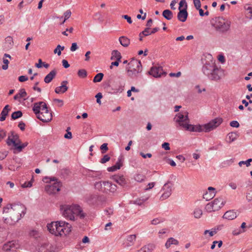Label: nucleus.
<instances>
[{"mask_svg": "<svg viewBox=\"0 0 252 252\" xmlns=\"http://www.w3.org/2000/svg\"><path fill=\"white\" fill-rule=\"evenodd\" d=\"M26 208L21 204H8L3 208L4 221L9 224H14L26 214Z\"/></svg>", "mask_w": 252, "mask_h": 252, "instance_id": "nucleus-1", "label": "nucleus"}, {"mask_svg": "<svg viewBox=\"0 0 252 252\" xmlns=\"http://www.w3.org/2000/svg\"><path fill=\"white\" fill-rule=\"evenodd\" d=\"M60 210L63 216L72 221L76 220L75 217L83 219L86 216L82 208L77 204L62 205L60 206Z\"/></svg>", "mask_w": 252, "mask_h": 252, "instance_id": "nucleus-2", "label": "nucleus"}, {"mask_svg": "<svg viewBox=\"0 0 252 252\" xmlns=\"http://www.w3.org/2000/svg\"><path fill=\"white\" fill-rule=\"evenodd\" d=\"M126 71L128 77L136 79L140 76L142 71V66L140 61L132 59L126 67Z\"/></svg>", "mask_w": 252, "mask_h": 252, "instance_id": "nucleus-3", "label": "nucleus"}, {"mask_svg": "<svg viewBox=\"0 0 252 252\" xmlns=\"http://www.w3.org/2000/svg\"><path fill=\"white\" fill-rule=\"evenodd\" d=\"M177 128L186 129L189 124L188 113L187 111L181 112L177 114L174 118Z\"/></svg>", "mask_w": 252, "mask_h": 252, "instance_id": "nucleus-4", "label": "nucleus"}, {"mask_svg": "<svg viewBox=\"0 0 252 252\" xmlns=\"http://www.w3.org/2000/svg\"><path fill=\"white\" fill-rule=\"evenodd\" d=\"M213 26L216 31L219 33H225L230 30V22L222 17H219L216 18Z\"/></svg>", "mask_w": 252, "mask_h": 252, "instance_id": "nucleus-5", "label": "nucleus"}, {"mask_svg": "<svg viewBox=\"0 0 252 252\" xmlns=\"http://www.w3.org/2000/svg\"><path fill=\"white\" fill-rule=\"evenodd\" d=\"M62 224H65V221L60 220L56 222H52L47 225V228L49 231L55 236L63 235V229Z\"/></svg>", "mask_w": 252, "mask_h": 252, "instance_id": "nucleus-6", "label": "nucleus"}, {"mask_svg": "<svg viewBox=\"0 0 252 252\" xmlns=\"http://www.w3.org/2000/svg\"><path fill=\"white\" fill-rule=\"evenodd\" d=\"M6 144L8 146L12 145L14 147L15 149L18 152H20L28 146L29 143L27 142L21 143L19 135H15L14 138L12 139H10V136H8L6 140Z\"/></svg>", "mask_w": 252, "mask_h": 252, "instance_id": "nucleus-7", "label": "nucleus"}, {"mask_svg": "<svg viewBox=\"0 0 252 252\" xmlns=\"http://www.w3.org/2000/svg\"><path fill=\"white\" fill-rule=\"evenodd\" d=\"M225 203L221 197L215 198L212 202L208 203L205 210L208 212H212L220 210Z\"/></svg>", "mask_w": 252, "mask_h": 252, "instance_id": "nucleus-8", "label": "nucleus"}, {"mask_svg": "<svg viewBox=\"0 0 252 252\" xmlns=\"http://www.w3.org/2000/svg\"><path fill=\"white\" fill-rule=\"evenodd\" d=\"M211 70V72L207 76L211 80L218 81L220 79L223 74V70L218 67L216 63Z\"/></svg>", "mask_w": 252, "mask_h": 252, "instance_id": "nucleus-9", "label": "nucleus"}, {"mask_svg": "<svg viewBox=\"0 0 252 252\" xmlns=\"http://www.w3.org/2000/svg\"><path fill=\"white\" fill-rule=\"evenodd\" d=\"M173 186V183L170 181H168L164 184L161 190L163 193L159 198L160 200L162 201L169 197L172 192Z\"/></svg>", "mask_w": 252, "mask_h": 252, "instance_id": "nucleus-10", "label": "nucleus"}, {"mask_svg": "<svg viewBox=\"0 0 252 252\" xmlns=\"http://www.w3.org/2000/svg\"><path fill=\"white\" fill-rule=\"evenodd\" d=\"M222 122V119L217 118L203 126L206 132H209L219 126Z\"/></svg>", "mask_w": 252, "mask_h": 252, "instance_id": "nucleus-11", "label": "nucleus"}, {"mask_svg": "<svg viewBox=\"0 0 252 252\" xmlns=\"http://www.w3.org/2000/svg\"><path fill=\"white\" fill-rule=\"evenodd\" d=\"M62 186V182L54 183L52 185H46L45 190L49 195L54 194L60 191Z\"/></svg>", "mask_w": 252, "mask_h": 252, "instance_id": "nucleus-12", "label": "nucleus"}, {"mask_svg": "<svg viewBox=\"0 0 252 252\" xmlns=\"http://www.w3.org/2000/svg\"><path fill=\"white\" fill-rule=\"evenodd\" d=\"M19 247V245L15 241H12L5 244L3 246L2 250L7 252H14Z\"/></svg>", "mask_w": 252, "mask_h": 252, "instance_id": "nucleus-13", "label": "nucleus"}, {"mask_svg": "<svg viewBox=\"0 0 252 252\" xmlns=\"http://www.w3.org/2000/svg\"><path fill=\"white\" fill-rule=\"evenodd\" d=\"M104 193H115L117 189V186L108 181H104Z\"/></svg>", "mask_w": 252, "mask_h": 252, "instance_id": "nucleus-14", "label": "nucleus"}, {"mask_svg": "<svg viewBox=\"0 0 252 252\" xmlns=\"http://www.w3.org/2000/svg\"><path fill=\"white\" fill-rule=\"evenodd\" d=\"M37 118L42 122L47 123L52 120V114L49 110L47 111H41Z\"/></svg>", "mask_w": 252, "mask_h": 252, "instance_id": "nucleus-15", "label": "nucleus"}, {"mask_svg": "<svg viewBox=\"0 0 252 252\" xmlns=\"http://www.w3.org/2000/svg\"><path fill=\"white\" fill-rule=\"evenodd\" d=\"M215 64V62L213 60L207 62L202 66V71L203 73L206 76L211 72V70L213 68V66Z\"/></svg>", "mask_w": 252, "mask_h": 252, "instance_id": "nucleus-16", "label": "nucleus"}, {"mask_svg": "<svg viewBox=\"0 0 252 252\" xmlns=\"http://www.w3.org/2000/svg\"><path fill=\"white\" fill-rule=\"evenodd\" d=\"M149 74L154 77H159L161 74L164 73L162 66H155L151 67L150 70L148 72Z\"/></svg>", "mask_w": 252, "mask_h": 252, "instance_id": "nucleus-17", "label": "nucleus"}, {"mask_svg": "<svg viewBox=\"0 0 252 252\" xmlns=\"http://www.w3.org/2000/svg\"><path fill=\"white\" fill-rule=\"evenodd\" d=\"M136 238V235L135 234L127 236L125 240V242L124 243V247L128 248L134 245Z\"/></svg>", "mask_w": 252, "mask_h": 252, "instance_id": "nucleus-18", "label": "nucleus"}, {"mask_svg": "<svg viewBox=\"0 0 252 252\" xmlns=\"http://www.w3.org/2000/svg\"><path fill=\"white\" fill-rule=\"evenodd\" d=\"M68 83L67 81H63L61 83V86L59 87H57L55 88V92L56 93L59 94H63L66 92L68 90V87L66 86V84Z\"/></svg>", "mask_w": 252, "mask_h": 252, "instance_id": "nucleus-19", "label": "nucleus"}, {"mask_svg": "<svg viewBox=\"0 0 252 252\" xmlns=\"http://www.w3.org/2000/svg\"><path fill=\"white\" fill-rule=\"evenodd\" d=\"M188 16L187 9L184 8L182 10H179V12L177 14V18L179 21L184 22L187 20Z\"/></svg>", "mask_w": 252, "mask_h": 252, "instance_id": "nucleus-20", "label": "nucleus"}, {"mask_svg": "<svg viewBox=\"0 0 252 252\" xmlns=\"http://www.w3.org/2000/svg\"><path fill=\"white\" fill-rule=\"evenodd\" d=\"M186 130L191 131V132H201L203 131V126L198 125H192L189 124Z\"/></svg>", "mask_w": 252, "mask_h": 252, "instance_id": "nucleus-21", "label": "nucleus"}, {"mask_svg": "<svg viewBox=\"0 0 252 252\" xmlns=\"http://www.w3.org/2000/svg\"><path fill=\"white\" fill-rule=\"evenodd\" d=\"M87 175L89 177L93 178L95 179H100L102 178V172L100 171H93L88 170L87 171Z\"/></svg>", "mask_w": 252, "mask_h": 252, "instance_id": "nucleus-22", "label": "nucleus"}, {"mask_svg": "<svg viewBox=\"0 0 252 252\" xmlns=\"http://www.w3.org/2000/svg\"><path fill=\"white\" fill-rule=\"evenodd\" d=\"M57 71L56 69L51 70L44 78V81L46 83H50L52 80L55 77Z\"/></svg>", "mask_w": 252, "mask_h": 252, "instance_id": "nucleus-23", "label": "nucleus"}, {"mask_svg": "<svg viewBox=\"0 0 252 252\" xmlns=\"http://www.w3.org/2000/svg\"><path fill=\"white\" fill-rule=\"evenodd\" d=\"M113 180L122 187H124L126 185V181L123 175H115L113 177Z\"/></svg>", "mask_w": 252, "mask_h": 252, "instance_id": "nucleus-24", "label": "nucleus"}, {"mask_svg": "<svg viewBox=\"0 0 252 252\" xmlns=\"http://www.w3.org/2000/svg\"><path fill=\"white\" fill-rule=\"evenodd\" d=\"M237 217V213L234 210H229L226 212L223 216L224 219L232 220Z\"/></svg>", "mask_w": 252, "mask_h": 252, "instance_id": "nucleus-25", "label": "nucleus"}, {"mask_svg": "<svg viewBox=\"0 0 252 252\" xmlns=\"http://www.w3.org/2000/svg\"><path fill=\"white\" fill-rule=\"evenodd\" d=\"M9 106L8 105H6L3 108L0 116V121H3L5 120L6 116L8 115L9 111H10V109L9 108Z\"/></svg>", "mask_w": 252, "mask_h": 252, "instance_id": "nucleus-26", "label": "nucleus"}, {"mask_svg": "<svg viewBox=\"0 0 252 252\" xmlns=\"http://www.w3.org/2000/svg\"><path fill=\"white\" fill-rule=\"evenodd\" d=\"M119 41L120 44L124 47H128L130 43V39L125 36L120 37Z\"/></svg>", "mask_w": 252, "mask_h": 252, "instance_id": "nucleus-27", "label": "nucleus"}, {"mask_svg": "<svg viewBox=\"0 0 252 252\" xmlns=\"http://www.w3.org/2000/svg\"><path fill=\"white\" fill-rule=\"evenodd\" d=\"M238 135L237 132H231L227 134L226 136V141L230 143L234 141L238 137Z\"/></svg>", "mask_w": 252, "mask_h": 252, "instance_id": "nucleus-28", "label": "nucleus"}, {"mask_svg": "<svg viewBox=\"0 0 252 252\" xmlns=\"http://www.w3.org/2000/svg\"><path fill=\"white\" fill-rule=\"evenodd\" d=\"M154 246L153 245H148L142 247L140 250L136 252H152Z\"/></svg>", "mask_w": 252, "mask_h": 252, "instance_id": "nucleus-29", "label": "nucleus"}, {"mask_svg": "<svg viewBox=\"0 0 252 252\" xmlns=\"http://www.w3.org/2000/svg\"><path fill=\"white\" fill-rule=\"evenodd\" d=\"M42 102H39L35 103L33 105V107L32 108V110L35 113V114L36 115V117H37L39 114L41 113L40 112V108H41V104H42Z\"/></svg>", "mask_w": 252, "mask_h": 252, "instance_id": "nucleus-30", "label": "nucleus"}, {"mask_svg": "<svg viewBox=\"0 0 252 252\" xmlns=\"http://www.w3.org/2000/svg\"><path fill=\"white\" fill-rule=\"evenodd\" d=\"M178 244L179 242L177 240L171 237L167 240L165 243V246L167 249H168L170 247L171 245H178Z\"/></svg>", "mask_w": 252, "mask_h": 252, "instance_id": "nucleus-31", "label": "nucleus"}, {"mask_svg": "<svg viewBox=\"0 0 252 252\" xmlns=\"http://www.w3.org/2000/svg\"><path fill=\"white\" fill-rule=\"evenodd\" d=\"M62 225H63L62 228L63 231V235H66L68 234L71 232V225L69 223L65 222V224H64V225L62 224Z\"/></svg>", "mask_w": 252, "mask_h": 252, "instance_id": "nucleus-32", "label": "nucleus"}, {"mask_svg": "<svg viewBox=\"0 0 252 252\" xmlns=\"http://www.w3.org/2000/svg\"><path fill=\"white\" fill-rule=\"evenodd\" d=\"M94 186L96 189L104 193V181L96 182Z\"/></svg>", "mask_w": 252, "mask_h": 252, "instance_id": "nucleus-33", "label": "nucleus"}, {"mask_svg": "<svg viewBox=\"0 0 252 252\" xmlns=\"http://www.w3.org/2000/svg\"><path fill=\"white\" fill-rule=\"evenodd\" d=\"M162 16L166 19L170 20L173 18V15L172 12L171 10L169 9H166L163 11Z\"/></svg>", "mask_w": 252, "mask_h": 252, "instance_id": "nucleus-34", "label": "nucleus"}, {"mask_svg": "<svg viewBox=\"0 0 252 252\" xmlns=\"http://www.w3.org/2000/svg\"><path fill=\"white\" fill-rule=\"evenodd\" d=\"M216 192H210L207 191L203 194V198L206 200H210L212 199L216 195Z\"/></svg>", "mask_w": 252, "mask_h": 252, "instance_id": "nucleus-35", "label": "nucleus"}, {"mask_svg": "<svg viewBox=\"0 0 252 252\" xmlns=\"http://www.w3.org/2000/svg\"><path fill=\"white\" fill-rule=\"evenodd\" d=\"M23 113L21 111H17L13 112L11 115V119L12 120H16L21 117Z\"/></svg>", "mask_w": 252, "mask_h": 252, "instance_id": "nucleus-36", "label": "nucleus"}, {"mask_svg": "<svg viewBox=\"0 0 252 252\" xmlns=\"http://www.w3.org/2000/svg\"><path fill=\"white\" fill-rule=\"evenodd\" d=\"M194 217L196 219L200 218L202 215V211L200 208L195 209L193 212Z\"/></svg>", "mask_w": 252, "mask_h": 252, "instance_id": "nucleus-37", "label": "nucleus"}, {"mask_svg": "<svg viewBox=\"0 0 252 252\" xmlns=\"http://www.w3.org/2000/svg\"><path fill=\"white\" fill-rule=\"evenodd\" d=\"M103 74L102 73H97L94 77L93 82L94 83L100 82L103 79Z\"/></svg>", "mask_w": 252, "mask_h": 252, "instance_id": "nucleus-38", "label": "nucleus"}, {"mask_svg": "<svg viewBox=\"0 0 252 252\" xmlns=\"http://www.w3.org/2000/svg\"><path fill=\"white\" fill-rule=\"evenodd\" d=\"M77 74L79 77L84 78L87 76V72L85 69H82L78 71Z\"/></svg>", "mask_w": 252, "mask_h": 252, "instance_id": "nucleus-39", "label": "nucleus"}, {"mask_svg": "<svg viewBox=\"0 0 252 252\" xmlns=\"http://www.w3.org/2000/svg\"><path fill=\"white\" fill-rule=\"evenodd\" d=\"M64 46H62L60 45H57V47L54 49V53L57 54L58 56H60L62 54L61 51L63 50Z\"/></svg>", "mask_w": 252, "mask_h": 252, "instance_id": "nucleus-40", "label": "nucleus"}, {"mask_svg": "<svg viewBox=\"0 0 252 252\" xmlns=\"http://www.w3.org/2000/svg\"><path fill=\"white\" fill-rule=\"evenodd\" d=\"M121 56H122L120 52H119L118 50H113L112 52L111 60H113Z\"/></svg>", "mask_w": 252, "mask_h": 252, "instance_id": "nucleus-41", "label": "nucleus"}, {"mask_svg": "<svg viewBox=\"0 0 252 252\" xmlns=\"http://www.w3.org/2000/svg\"><path fill=\"white\" fill-rule=\"evenodd\" d=\"M45 182L46 183H50L51 181L54 182V183L61 182L56 177H45L44 178Z\"/></svg>", "mask_w": 252, "mask_h": 252, "instance_id": "nucleus-42", "label": "nucleus"}, {"mask_svg": "<svg viewBox=\"0 0 252 252\" xmlns=\"http://www.w3.org/2000/svg\"><path fill=\"white\" fill-rule=\"evenodd\" d=\"M145 179V175L143 174H138L135 177V180L138 182H142Z\"/></svg>", "mask_w": 252, "mask_h": 252, "instance_id": "nucleus-43", "label": "nucleus"}, {"mask_svg": "<svg viewBox=\"0 0 252 252\" xmlns=\"http://www.w3.org/2000/svg\"><path fill=\"white\" fill-rule=\"evenodd\" d=\"M147 199L148 198H137L133 201V204L140 206L142 205Z\"/></svg>", "mask_w": 252, "mask_h": 252, "instance_id": "nucleus-44", "label": "nucleus"}, {"mask_svg": "<svg viewBox=\"0 0 252 252\" xmlns=\"http://www.w3.org/2000/svg\"><path fill=\"white\" fill-rule=\"evenodd\" d=\"M114 165L116 166L117 170L120 169L123 165L122 157H120L118 158L117 161Z\"/></svg>", "mask_w": 252, "mask_h": 252, "instance_id": "nucleus-45", "label": "nucleus"}, {"mask_svg": "<svg viewBox=\"0 0 252 252\" xmlns=\"http://www.w3.org/2000/svg\"><path fill=\"white\" fill-rule=\"evenodd\" d=\"M252 161V158H249L246 161H241L239 162V165L241 166L242 164H246L247 167L251 165V162Z\"/></svg>", "mask_w": 252, "mask_h": 252, "instance_id": "nucleus-46", "label": "nucleus"}, {"mask_svg": "<svg viewBox=\"0 0 252 252\" xmlns=\"http://www.w3.org/2000/svg\"><path fill=\"white\" fill-rule=\"evenodd\" d=\"M183 5H185L184 8L187 9L188 8V5L186 2V0H181L179 3V10H182L181 9L182 7L183 6Z\"/></svg>", "mask_w": 252, "mask_h": 252, "instance_id": "nucleus-47", "label": "nucleus"}, {"mask_svg": "<svg viewBox=\"0 0 252 252\" xmlns=\"http://www.w3.org/2000/svg\"><path fill=\"white\" fill-rule=\"evenodd\" d=\"M110 159V157L108 155H105L103 156V157L101 159L100 162L101 163H105L106 162L109 161Z\"/></svg>", "mask_w": 252, "mask_h": 252, "instance_id": "nucleus-48", "label": "nucleus"}, {"mask_svg": "<svg viewBox=\"0 0 252 252\" xmlns=\"http://www.w3.org/2000/svg\"><path fill=\"white\" fill-rule=\"evenodd\" d=\"M6 136V131L3 129H0V142Z\"/></svg>", "mask_w": 252, "mask_h": 252, "instance_id": "nucleus-49", "label": "nucleus"}, {"mask_svg": "<svg viewBox=\"0 0 252 252\" xmlns=\"http://www.w3.org/2000/svg\"><path fill=\"white\" fill-rule=\"evenodd\" d=\"M100 149L101 150V153L102 154H104L108 150V148L107 147V143H103L100 146Z\"/></svg>", "mask_w": 252, "mask_h": 252, "instance_id": "nucleus-50", "label": "nucleus"}, {"mask_svg": "<svg viewBox=\"0 0 252 252\" xmlns=\"http://www.w3.org/2000/svg\"><path fill=\"white\" fill-rule=\"evenodd\" d=\"M150 28H146L145 30L141 32V33L143 34V36H146L152 34L151 32L150 31Z\"/></svg>", "mask_w": 252, "mask_h": 252, "instance_id": "nucleus-51", "label": "nucleus"}, {"mask_svg": "<svg viewBox=\"0 0 252 252\" xmlns=\"http://www.w3.org/2000/svg\"><path fill=\"white\" fill-rule=\"evenodd\" d=\"M71 14V12L70 10H67L64 13V19L63 22H65V21L70 17Z\"/></svg>", "mask_w": 252, "mask_h": 252, "instance_id": "nucleus-52", "label": "nucleus"}, {"mask_svg": "<svg viewBox=\"0 0 252 252\" xmlns=\"http://www.w3.org/2000/svg\"><path fill=\"white\" fill-rule=\"evenodd\" d=\"M20 97L21 98L25 97L27 96V94L24 89H21L19 90V92L18 93Z\"/></svg>", "mask_w": 252, "mask_h": 252, "instance_id": "nucleus-53", "label": "nucleus"}, {"mask_svg": "<svg viewBox=\"0 0 252 252\" xmlns=\"http://www.w3.org/2000/svg\"><path fill=\"white\" fill-rule=\"evenodd\" d=\"M3 63H4V64L2 66V68L3 70H6L8 68V64L9 63V61L7 59L3 58Z\"/></svg>", "mask_w": 252, "mask_h": 252, "instance_id": "nucleus-54", "label": "nucleus"}, {"mask_svg": "<svg viewBox=\"0 0 252 252\" xmlns=\"http://www.w3.org/2000/svg\"><path fill=\"white\" fill-rule=\"evenodd\" d=\"M230 126L233 127L238 128L239 127L240 125L237 121H233L230 123Z\"/></svg>", "mask_w": 252, "mask_h": 252, "instance_id": "nucleus-55", "label": "nucleus"}, {"mask_svg": "<svg viewBox=\"0 0 252 252\" xmlns=\"http://www.w3.org/2000/svg\"><path fill=\"white\" fill-rule=\"evenodd\" d=\"M32 186V181H30L28 182H25L21 185L23 188H30Z\"/></svg>", "mask_w": 252, "mask_h": 252, "instance_id": "nucleus-56", "label": "nucleus"}, {"mask_svg": "<svg viewBox=\"0 0 252 252\" xmlns=\"http://www.w3.org/2000/svg\"><path fill=\"white\" fill-rule=\"evenodd\" d=\"M95 97L96 98V102L97 103L100 104H101L100 99L102 98V94L101 93H98L96 94Z\"/></svg>", "mask_w": 252, "mask_h": 252, "instance_id": "nucleus-57", "label": "nucleus"}, {"mask_svg": "<svg viewBox=\"0 0 252 252\" xmlns=\"http://www.w3.org/2000/svg\"><path fill=\"white\" fill-rule=\"evenodd\" d=\"M39 84V82H36L35 83H34V86L33 87L32 89L34 91H37L38 92V93H41V89L38 87L37 86Z\"/></svg>", "mask_w": 252, "mask_h": 252, "instance_id": "nucleus-58", "label": "nucleus"}, {"mask_svg": "<svg viewBox=\"0 0 252 252\" xmlns=\"http://www.w3.org/2000/svg\"><path fill=\"white\" fill-rule=\"evenodd\" d=\"M193 3L196 9H199L201 7V2L200 0H193Z\"/></svg>", "mask_w": 252, "mask_h": 252, "instance_id": "nucleus-59", "label": "nucleus"}, {"mask_svg": "<svg viewBox=\"0 0 252 252\" xmlns=\"http://www.w3.org/2000/svg\"><path fill=\"white\" fill-rule=\"evenodd\" d=\"M7 151L0 152V160H3L8 155Z\"/></svg>", "mask_w": 252, "mask_h": 252, "instance_id": "nucleus-60", "label": "nucleus"}, {"mask_svg": "<svg viewBox=\"0 0 252 252\" xmlns=\"http://www.w3.org/2000/svg\"><path fill=\"white\" fill-rule=\"evenodd\" d=\"M42 102V104H41V108H40V111H48V108H47V105L44 102H43V101H41Z\"/></svg>", "mask_w": 252, "mask_h": 252, "instance_id": "nucleus-61", "label": "nucleus"}, {"mask_svg": "<svg viewBox=\"0 0 252 252\" xmlns=\"http://www.w3.org/2000/svg\"><path fill=\"white\" fill-rule=\"evenodd\" d=\"M122 17L123 18L126 20L128 23L131 24L132 23V21L130 16H128L127 15H122Z\"/></svg>", "mask_w": 252, "mask_h": 252, "instance_id": "nucleus-62", "label": "nucleus"}, {"mask_svg": "<svg viewBox=\"0 0 252 252\" xmlns=\"http://www.w3.org/2000/svg\"><path fill=\"white\" fill-rule=\"evenodd\" d=\"M217 233L216 231H210V230H206L204 232V234L206 235L207 233L209 234V236L210 237L213 236L214 234H215Z\"/></svg>", "mask_w": 252, "mask_h": 252, "instance_id": "nucleus-63", "label": "nucleus"}, {"mask_svg": "<svg viewBox=\"0 0 252 252\" xmlns=\"http://www.w3.org/2000/svg\"><path fill=\"white\" fill-rule=\"evenodd\" d=\"M97 200V198H88L87 201L90 204L94 205L96 203Z\"/></svg>", "mask_w": 252, "mask_h": 252, "instance_id": "nucleus-64", "label": "nucleus"}]
</instances>
